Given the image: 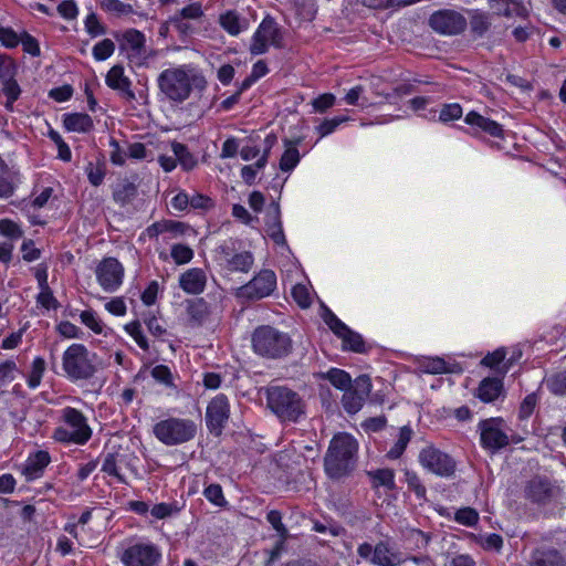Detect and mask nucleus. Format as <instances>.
Masks as SVG:
<instances>
[{
  "instance_id": "f257e3e1",
  "label": "nucleus",
  "mask_w": 566,
  "mask_h": 566,
  "mask_svg": "<svg viewBox=\"0 0 566 566\" xmlns=\"http://www.w3.org/2000/svg\"><path fill=\"white\" fill-rule=\"evenodd\" d=\"M357 441L347 433L335 436L324 459L326 474L334 480L350 474L356 464Z\"/></svg>"
},
{
  "instance_id": "f03ea898",
  "label": "nucleus",
  "mask_w": 566,
  "mask_h": 566,
  "mask_svg": "<svg viewBox=\"0 0 566 566\" xmlns=\"http://www.w3.org/2000/svg\"><path fill=\"white\" fill-rule=\"evenodd\" d=\"M158 82L161 92L175 102H184L193 90L203 91L207 86L202 75L186 66L165 70Z\"/></svg>"
},
{
  "instance_id": "7ed1b4c3",
  "label": "nucleus",
  "mask_w": 566,
  "mask_h": 566,
  "mask_svg": "<svg viewBox=\"0 0 566 566\" xmlns=\"http://www.w3.org/2000/svg\"><path fill=\"white\" fill-rule=\"evenodd\" d=\"M251 346L258 356L276 360L292 353L293 343L289 334L270 325H261L251 335Z\"/></svg>"
},
{
  "instance_id": "20e7f679",
  "label": "nucleus",
  "mask_w": 566,
  "mask_h": 566,
  "mask_svg": "<svg viewBox=\"0 0 566 566\" xmlns=\"http://www.w3.org/2000/svg\"><path fill=\"white\" fill-rule=\"evenodd\" d=\"M96 358L84 344H71L62 354L63 376L73 384L91 380L97 373Z\"/></svg>"
},
{
  "instance_id": "39448f33",
  "label": "nucleus",
  "mask_w": 566,
  "mask_h": 566,
  "mask_svg": "<svg viewBox=\"0 0 566 566\" xmlns=\"http://www.w3.org/2000/svg\"><path fill=\"white\" fill-rule=\"evenodd\" d=\"M266 406L282 421L297 422L305 413V403L300 395L285 386L266 389Z\"/></svg>"
},
{
  "instance_id": "423d86ee",
  "label": "nucleus",
  "mask_w": 566,
  "mask_h": 566,
  "mask_svg": "<svg viewBox=\"0 0 566 566\" xmlns=\"http://www.w3.org/2000/svg\"><path fill=\"white\" fill-rule=\"evenodd\" d=\"M154 434L167 446L191 440L196 434V424L188 419L170 418L154 426Z\"/></svg>"
},
{
  "instance_id": "0eeeda50",
  "label": "nucleus",
  "mask_w": 566,
  "mask_h": 566,
  "mask_svg": "<svg viewBox=\"0 0 566 566\" xmlns=\"http://www.w3.org/2000/svg\"><path fill=\"white\" fill-rule=\"evenodd\" d=\"M480 441L483 449L496 453L510 444L509 434L505 431V421L502 418H489L478 424Z\"/></svg>"
},
{
  "instance_id": "6e6552de",
  "label": "nucleus",
  "mask_w": 566,
  "mask_h": 566,
  "mask_svg": "<svg viewBox=\"0 0 566 566\" xmlns=\"http://www.w3.org/2000/svg\"><path fill=\"white\" fill-rule=\"evenodd\" d=\"M420 464L439 476H452L457 469L455 460L433 446H427L419 452Z\"/></svg>"
},
{
  "instance_id": "1a4fd4ad",
  "label": "nucleus",
  "mask_w": 566,
  "mask_h": 566,
  "mask_svg": "<svg viewBox=\"0 0 566 566\" xmlns=\"http://www.w3.org/2000/svg\"><path fill=\"white\" fill-rule=\"evenodd\" d=\"M269 43L275 48H282L283 45L282 31L271 17L264 18L254 32L250 45L251 54L260 55L265 53Z\"/></svg>"
},
{
  "instance_id": "9d476101",
  "label": "nucleus",
  "mask_w": 566,
  "mask_h": 566,
  "mask_svg": "<svg viewBox=\"0 0 566 566\" xmlns=\"http://www.w3.org/2000/svg\"><path fill=\"white\" fill-rule=\"evenodd\" d=\"M357 554L376 566H397L407 562L400 552L394 551L386 542H379L375 546L363 543L358 546Z\"/></svg>"
},
{
  "instance_id": "9b49d317",
  "label": "nucleus",
  "mask_w": 566,
  "mask_h": 566,
  "mask_svg": "<svg viewBox=\"0 0 566 566\" xmlns=\"http://www.w3.org/2000/svg\"><path fill=\"white\" fill-rule=\"evenodd\" d=\"M97 283L107 293L116 292L123 283L124 268L112 256L104 258L95 269Z\"/></svg>"
},
{
  "instance_id": "f8f14e48",
  "label": "nucleus",
  "mask_w": 566,
  "mask_h": 566,
  "mask_svg": "<svg viewBox=\"0 0 566 566\" xmlns=\"http://www.w3.org/2000/svg\"><path fill=\"white\" fill-rule=\"evenodd\" d=\"M429 25L443 35H457L467 28L465 18L454 10H439L431 14Z\"/></svg>"
},
{
  "instance_id": "ddd939ff",
  "label": "nucleus",
  "mask_w": 566,
  "mask_h": 566,
  "mask_svg": "<svg viewBox=\"0 0 566 566\" xmlns=\"http://www.w3.org/2000/svg\"><path fill=\"white\" fill-rule=\"evenodd\" d=\"M230 416V405L227 396L218 395L208 405L206 422L210 432L219 436Z\"/></svg>"
},
{
  "instance_id": "4468645a",
  "label": "nucleus",
  "mask_w": 566,
  "mask_h": 566,
  "mask_svg": "<svg viewBox=\"0 0 566 566\" xmlns=\"http://www.w3.org/2000/svg\"><path fill=\"white\" fill-rule=\"evenodd\" d=\"M371 389L370 379L366 375L359 376L354 386L344 391L342 402L348 413L358 412Z\"/></svg>"
},
{
  "instance_id": "2eb2a0df",
  "label": "nucleus",
  "mask_w": 566,
  "mask_h": 566,
  "mask_svg": "<svg viewBox=\"0 0 566 566\" xmlns=\"http://www.w3.org/2000/svg\"><path fill=\"white\" fill-rule=\"evenodd\" d=\"M276 286V276L271 270H263L248 284L241 287V295L249 298H263L269 296Z\"/></svg>"
},
{
  "instance_id": "dca6fc26",
  "label": "nucleus",
  "mask_w": 566,
  "mask_h": 566,
  "mask_svg": "<svg viewBox=\"0 0 566 566\" xmlns=\"http://www.w3.org/2000/svg\"><path fill=\"white\" fill-rule=\"evenodd\" d=\"M50 463L51 455L49 451L36 450L30 452L25 461L20 467V473L24 476L27 482H33L44 475Z\"/></svg>"
},
{
  "instance_id": "f3484780",
  "label": "nucleus",
  "mask_w": 566,
  "mask_h": 566,
  "mask_svg": "<svg viewBox=\"0 0 566 566\" xmlns=\"http://www.w3.org/2000/svg\"><path fill=\"white\" fill-rule=\"evenodd\" d=\"M106 85L117 91L119 96L126 102L132 103L136 99L135 93L130 88V81L124 73V67L116 64L109 69L105 77Z\"/></svg>"
},
{
  "instance_id": "a211bd4d",
  "label": "nucleus",
  "mask_w": 566,
  "mask_h": 566,
  "mask_svg": "<svg viewBox=\"0 0 566 566\" xmlns=\"http://www.w3.org/2000/svg\"><path fill=\"white\" fill-rule=\"evenodd\" d=\"M6 74L8 75V77L3 80L1 87V94L6 97L3 106L7 112L13 113L14 103L20 98L22 94L21 86L14 78L17 74V65L14 62H11L10 66L7 67Z\"/></svg>"
},
{
  "instance_id": "6ab92c4d",
  "label": "nucleus",
  "mask_w": 566,
  "mask_h": 566,
  "mask_svg": "<svg viewBox=\"0 0 566 566\" xmlns=\"http://www.w3.org/2000/svg\"><path fill=\"white\" fill-rule=\"evenodd\" d=\"M62 420L73 429L72 431L78 432L81 438L88 442L92 437V429L88 426L87 418L81 410L74 407H65L62 409Z\"/></svg>"
},
{
  "instance_id": "aec40b11",
  "label": "nucleus",
  "mask_w": 566,
  "mask_h": 566,
  "mask_svg": "<svg viewBox=\"0 0 566 566\" xmlns=\"http://www.w3.org/2000/svg\"><path fill=\"white\" fill-rule=\"evenodd\" d=\"M525 494L532 502L545 504L552 500L554 489L548 480L534 478L527 483Z\"/></svg>"
},
{
  "instance_id": "412c9836",
  "label": "nucleus",
  "mask_w": 566,
  "mask_h": 566,
  "mask_svg": "<svg viewBox=\"0 0 566 566\" xmlns=\"http://www.w3.org/2000/svg\"><path fill=\"white\" fill-rule=\"evenodd\" d=\"M206 283V273L199 268L189 269L179 276V285L188 294H200Z\"/></svg>"
},
{
  "instance_id": "4be33fe9",
  "label": "nucleus",
  "mask_w": 566,
  "mask_h": 566,
  "mask_svg": "<svg viewBox=\"0 0 566 566\" xmlns=\"http://www.w3.org/2000/svg\"><path fill=\"white\" fill-rule=\"evenodd\" d=\"M62 122L67 132L86 134L94 128V122L86 113H65L62 115Z\"/></svg>"
},
{
  "instance_id": "5701e85b",
  "label": "nucleus",
  "mask_w": 566,
  "mask_h": 566,
  "mask_svg": "<svg viewBox=\"0 0 566 566\" xmlns=\"http://www.w3.org/2000/svg\"><path fill=\"white\" fill-rule=\"evenodd\" d=\"M465 123L472 126H478L483 132L490 134L493 137H500L503 133L502 126L500 124L490 118L483 117L476 112L468 113L465 116Z\"/></svg>"
},
{
  "instance_id": "b1692460",
  "label": "nucleus",
  "mask_w": 566,
  "mask_h": 566,
  "mask_svg": "<svg viewBox=\"0 0 566 566\" xmlns=\"http://www.w3.org/2000/svg\"><path fill=\"white\" fill-rule=\"evenodd\" d=\"M503 390V382L499 378H485L478 389V397L484 402H493Z\"/></svg>"
},
{
  "instance_id": "393cba45",
  "label": "nucleus",
  "mask_w": 566,
  "mask_h": 566,
  "mask_svg": "<svg viewBox=\"0 0 566 566\" xmlns=\"http://www.w3.org/2000/svg\"><path fill=\"white\" fill-rule=\"evenodd\" d=\"M531 566H564V560L556 549L541 548L533 553Z\"/></svg>"
},
{
  "instance_id": "a878e982",
  "label": "nucleus",
  "mask_w": 566,
  "mask_h": 566,
  "mask_svg": "<svg viewBox=\"0 0 566 566\" xmlns=\"http://www.w3.org/2000/svg\"><path fill=\"white\" fill-rule=\"evenodd\" d=\"M119 558L124 566H142V539H128Z\"/></svg>"
},
{
  "instance_id": "bb28decb",
  "label": "nucleus",
  "mask_w": 566,
  "mask_h": 566,
  "mask_svg": "<svg viewBox=\"0 0 566 566\" xmlns=\"http://www.w3.org/2000/svg\"><path fill=\"white\" fill-rule=\"evenodd\" d=\"M137 195V186L128 180L118 182L113 191L114 200L122 206L132 202V200L135 199Z\"/></svg>"
},
{
  "instance_id": "cd10ccee",
  "label": "nucleus",
  "mask_w": 566,
  "mask_h": 566,
  "mask_svg": "<svg viewBox=\"0 0 566 566\" xmlns=\"http://www.w3.org/2000/svg\"><path fill=\"white\" fill-rule=\"evenodd\" d=\"M187 314L192 324L200 325L209 314L207 302L203 298L188 301Z\"/></svg>"
},
{
  "instance_id": "c85d7f7f",
  "label": "nucleus",
  "mask_w": 566,
  "mask_h": 566,
  "mask_svg": "<svg viewBox=\"0 0 566 566\" xmlns=\"http://www.w3.org/2000/svg\"><path fill=\"white\" fill-rule=\"evenodd\" d=\"M412 429L409 426H403L399 429L398 439L395 444L387 452V458L391 460L399 459L405 452L408 443L412 438Z\"/></svg>"
},
{
  "instance_id": "c756f323",
  "label": "nucleus",
  "mask_w": 566,
  "mask_h": 566,
  "mask_svg": "<svg viewBox=\"0 0 566 566\" xmlns=\"http://www.w3.org/2000/svg\"><path fill=\"white\" fill-rule=\"evenodd\" d=\"M300 140L291 142L286 140V149L283 153L281 160H280V169L282 171H290L296 167V165L300 161V153L296 147Z\"/></svg>"
},
{
  "instance_id": "7c9ffc66",
  "label": "nucleus",
  "mask_w": 566,
  "mask_h": 566,
  "mask_svg": "<svg viewBox=\"0 0 566 566\" xmlns=\"http://www.w3.org/2000/svg\"><path fill=\"white\" fill-rule=\"evenodd\" d=\"M46 363L42 356H35L31 364V370L27 377V385L30 389H36L45 373Z\"/></svg>"
},
{
  "instance_id": "2f4dec72",
  "label": "nucleus",
  "mask_w": 566,
  "mask_h": 566,
  "mask_svg": "<svg viewBox=\"0 0 566 566\" xmlns=\"http://www.w3.org/2000/svg\"><path fill=\"white\" fill-rule=\"evenodd\" d=\"M368 475L371 479L374 488L385 486L390 491L396 488L395 473L391 469H378L376 471H369Z\"/></svg>"
},
{
  "instance_id": "473e14b6",
  "label": "nucleus",
  "mask_w": 566,
  "mask_h": 566,
  "mask_svg": "<svg viewBox=\"0 0 566 566\" xmlns=\"http://www.w3.org/2000/svg\"><path fill=\"white\" fill-rule=\"evenodd\" d=\"M253 264V256L250 252H241L227 259V269L231 272H249Z\"/></svg>"
},
{
  "instance_id": "72a5a7b5",
  "label": "nucleus",
  "mask_w": 566,
  "mask_h": 566,
  "mask_svg": "<svg viewBox=\"0 0 566 566\" xmlns=\"http://www.w3.org/2000/svg\"><path fill=\"white\" fill-rule=\"evenodd\" d=\"M118 455L119 454L115 452H103L98 458V460L102 459L101 471L109 476L116 478L119 482H124L117 467Z\"/></svg>"
},
{
  "instance_id": "f704fd0d",
  "label": "nucleus",
  "mask_w": 566,
  "mask_h": 566,
  "mask_svg": "<svg viewBox=\"0 0 566 566\" xmlns=\"http://www.w3.org/2000/svg\"><path fill=\"white\" fill-rule=\"evenodd\" d=\"M323 319L325 324L332 329V332L342 338L350 329L345 323H343L328 307L323 306Z\"/></svg>"
},
{
  "instance_id": "c9c22d12",
  "label": "nucleus",
  "mask_w": 566,
  "mask_h": 566,
  "mask_svg": "<svg viewBox=\"0 0 566 566\" xmlns=\"http://www.w3.org/2000/svg\"><path fill=\"white\" fill-rule=\"evenodd\" d=\"M326 378L334 387L340 390L345 391L352 387L350 376L345 370L332 368L329 371H327Z\"/></svg>"
},
{
  "instance_id": "e433bc0d",
  "label": "nucleus",
  "mask_w": 566,
  "mask_h": 566,
  "mask_svg": "<svg viewBox=\"0 0 566 566\" xmlns=\"http://www.w3.org/2000/svg\"><path fill=\"white\" fill-rule=\"evenodd\" d=\"M172 151L185 170H191L197 165L196 158L188 151L185 145L174 143Z\"/></svg>"
},
{
  "instance_id": "4c0bfd02",
  "label": "nucleus",
  "mask_w": 566,
  "mask_h": 566,
  "mask_svg": "<svg viewBox=\"0 0 566 566\" xmlns=\"http://www.w3.org/2000/svg\"><path fill=\"white\" fill-rule=\"evenodd\" d=\"M81 323L90 328L94 334H102L104 329L103 322L93 310L82 311L80 314Z\"/></svg>"
},
{
  "instance_id": "58836bf2",
  "label": "nucleus",
  "mask_w": 566,
  "mask_h": 566,
  "mask_svg": "<svg viewBox=\"0 0 566 566\" xmlns=\"http://www.w3.org/2000/svg\"><path fill=\"white\" fill-rule=\"evenodd\" d=\"M53 439L57 442L62 443H74L78 446H84L87 443L78 432L70 431L63 427H57L54 429Z\"/></svg>"
},
{
  "instance_id": "ea45409f",
  "label": "nucleus",
  "mask_w": 566,
  "mask_h": 566,
  "mask_svg": "<svg viewBox=\"0 0 566 566\" xmlns=\"http://www.w3.org/2000/svg\"><path fill=\"white\" fill-rule=\"evenodd\" d=\"M274 219L276 222L275 224H271L270 221H266L268 234L276 244H283L285 243V237L281 224V212L279 206L274 207Z\"/></svg>"
},
{
  "instance_id": "a19ab883",
  "label": "nucleus",
  "mask_w": 566,
  "mask_h": 566,
  "mask_svg": "<svg viewBox=\"0 0 566 566\" xmlns=\"http://www.w3.org/2000/svg\"><path fill=\"white\" fill-rule=\"evenodd\" d=\"M20 44L22 45V50L24 53L33 57H38L41 55V48L36 38H34L28 31H22L20 33Z\"/></svg>"
},
{
  "instance_id": "79ce46f5",
  "label": "nucleus",
  "mask_w": 566,
  "mask_h": 566,
  "mask_svg": "<svg viewBox=\"0 0 566 566\" xmlns=\"http://www.w3.org/2000/svg\"><path fill=\"white\" fill-rule=\"evenodd\" d=\"M420 368L427 374H443L448 371L446 361L440 357H428L420 361Z\"/></svg>"
},
{
  "instance_id": "37998d69",
  "label": "nucleus",
  "mask_w": 566,
  "mask_h": 566,
  "mask_svg": "<svg viewBox=\"0 0 566 566\" xmlns=\"http://www.w3.org/2000/svg\"><path fill=\"white\" fill-rule=\"evenodd\" d=\"M170 255L176 264L181 265L192 260L193 250L189 245L177 243L171 247Z\"/></svg>"
},
{
  "instance_id": "c03bdc74",
  "label": "nucleus",
  "mask_w": 566,
  "mask_h": 566,
  "mask_svg": "<svg viewBox=\"0 0 566 566\" xmlns=\"http://www.w3.org/2000/svg\"><path fill=\"white\" fill-rule=\"evenodd\" d=\"M297 14L306 21H312L315 18L317 8L315 0H292Z\"/></svg>"
},
{
  "instance_id": "a18cd8bd",
  "label": "nucleus",
  "mask_w": 566,
  "mask_h": 566,
  "mask_svg": "<svg viewBox=\"0 0 566 566\" xmlns=\"http://www.w3.org/2000/svg\"><path fill=\"white\" fill-rule=\"evenodd\" d=\"M122 48L129 46L136 54L142 52V31L137 29H129L123 34Z\"/></svg>"
},
{
  "instance_id": "49530a36",
  "label": "nucleus",
  "mask_w": 566,
  "mask_h": 566,
  "mask_svg": "<svg viewBox=\"0 0 566 566\" xmlns=\"http://www.w3.org/2000/svg\"><path fill=\"white\" fill-rule=\"evenodd\" d=\"M115 44L111 39H104L93 46V57L96 61H105L113 55Z\"/></svg>"
},
{
  "instance_id": "de8ad7c7",
  "label": "nucleus",
  "mask_w": 566,
  "mask_h": 566,
  "mask_svg": "<svg viewBox=\"0 0 566 566\" xmlns=\"http://www.w3.org/2000/svg\"><path fill=\"white\" fill-rule=\"evenodd\" d=\"M20 34H18L11 27H3L0 24V43L6 49H14L20 44Z\"/></svg>"
},
{
  "instance_id": "09e8293b",
  "label": "nucleus",
  "mask_w": 566,
  "mask_h": 566,
  "mask_svg": "<svg viewBox=\"0 0 566 566\" xmlns=\"http://www.w3.org/2000/svg\"><path fill=\"white\" fill-rule=\"evenodd\" d=\"M220 23L230 34L237 35L241 31L240 18L235 12L229 11L220 17Z\"/></svg>"
},
{
  "instance_id": "8fccbe9b",
  "label": "nucleus",
  "mask_w": 566,
  "mask_h": 566,
  "mask_svg": "<svg viewBox=\"0 0 566 566\" xmlns=\"http://www.w3.org/2000/svg\"><path fill=\"white\" fill-rule=\"evenodd\" d=\"M36 303L48 311L57 310L60 306V303L53 295V291L50 286L48 289H40V293L36 296Z\"/></svg>"
},
{
  "instance_id": "3c124183",
  "label": "nucleus",
  "mask_w": 566,
  "mask_h": 566,
  "mask_svg": "<svg viewBox=\"0 0 566 566\" xmlns=\"http://www.w3.org/2000/svg\"><path fill=\"white\" fill-rule=\"evenodd\" d=\"M342 340L344 347L353 352L363 353L365 349L363 337L352 329H349L348 333L342 337Z\"/></svg>"
},
{
  "instance_id": "603ef678",
  "label": "nucleus",
  "mask_w": 566,
  "mask_h": 566,
  "mask_svg": "<svg viewBox=\"0 0 566 566\" xmlns=\"http://www.w3.org/2000/svg\"><path fill=\"white\" fill-rule=\"evenodd\" d=\"M84 25L86 32L93 38L103 35L106 32V28L99 22L97 15L94 12H91L86 15Z\"/></svg>"
},
{
  "instance_id": "864d4df0",
  "label": "nucleus",
  "mask_w": 566,
  "mask_h": 566,
  "mask_svg": "<svg viewBox=\"0 0 566 566\" xmlns=\"http://www.w3.org/2000/svg\"><path fill=\"white\" fill-rule=\"evenodd\" d=\"M18 366L14 360L7 359L0 363V384H9L15 378Z\"/></svg>"
},
{
  "instance_id": "5fc2aeb1",
  "label": "nucleus",
  "mask_w": 566,
  "mask_h": 566,
  "mask_svg": "<svg viewBox=\"0 0 566 566\" xmlns=\"http://www.w3.org/2000/svg\"><path fill=\"white\" fill-rule=\"evenodd\" d=\"M405 481L410 490H412L419 499L426 496V486L422 484L417 473L412 471L405 472Z\"/></svg>"
},
{
  "instance_id": "6e6d98bb",
  "label": "nucleus",
  "mask_w": 566,
  "mask_h": 566,
  "mask_svg": "<svg viewBox=\"0 0 566 566\" xmlns=\"http://www.w3.org/2000/svg\"><path fill=\"white\" fill-rule=\"evenodd\" d=\"M150 375L159 384H163L168 387L174 386L171 371L165 365H156L155 367H153L150 369Z\"/></svg>"
},
{
  "instance_id": "4d7b16f0",
  "label": "nucleus",
  "mask_w": 566,
  "mask_h": 566,
  "mask_svg": "<svg viewBox=\"0 0 566 566\" xmlns=\"http://www.w3.org/2000/svg\"><path fill=\"white\" fill-rule=\"evenodd\" d=\"M268 522L276 531L277 536L290 537L289 530L282 523V513L277 510H271L266 515Z\"/></svg>"
},
{
  "instance_id": "13d9d810",
  "label": "nucleus",
  "mask_w": 566,
  "mask_h": 566,
  "mask_svg": "<svg viewBox=\"0 0 566 566\" xmlns=\"http://www.w3.org/2000/svg\"><path fill=\"white\" fill-rule=\"evenodd\" d=\"M57 13L65 20H74L78 15V7L75 0H63L59 3Z\"/></svg>"
},
{
  "instance_id": "bf43d9fd",
  "label": "nucleus",
  "mask_w": 566,
  "mask_h": 566,
  "mask_svg": "<svg viewBox=\"0 0 566 566\" xmlns=\"http://www.w3.org/2000/svg\"><path fill=\"white\" fill-rule=\"evenodd\" d=\"M74 90L72 85L64 84L49 91V97L57 103H64L72 98Z\"/></svg>"
},
{
  "instance_id": "052dcab7",
  "label": "nucleus",
  "mask_w": 566,
  "mask_h": 566,
  "mask_svg": "<svg viewBox=\"0 0 566 566\" xmlns=\"http://www.w3.org/2000/svg\"><path fill=\"white\" fill-rule=\"evenodd\" d=\"M455 521L465 526H473L479 521V514L471 507L460 509L455 513Z\"/></svg>"
},
{
  "instance_id": "680f3d73",
  "label": "nucleus",
  "mask_w": 566,
  "mask_h": 566,
  "mask_svg": "<svg viewBox=\"0 0 566 566\" xmlns=\"http://www.w3.org/2000/svg\"><path fill=\"white\" fill-rule=\"evenodd\" d=\"M292 296L294 301L303 308L310 307L312 301L308 289L303 284H296L292 289Z\"/></svg>"
},
{
  "instance_id": "e2e57ef3",
  "label": "nucleus",
  "mask_w": 566,
  "mask_h": 566,
  "mask_svg": "<svg viewBox=\"0 0 566 566\" xmlns=\"http://www.w3.org/2000/svg\"><path fill=\"white\" fill-rule=\"evenodd\" d=\"M203 495L208 501L218 506H223L227 503L223 496L222 488L219 484L208 485L203 491Z\"/></svg>"
},
{
  "instance_id": "0e129e2a",
  "label": "nucleus",
  "mask_w": 566,
  "mask_h": 566,
  "mask_svg": "<svg viewBox=\"0 0 566 566\" xmlns=\"http://www.w3.org/2000/svg\"><path fill=\"white\" fill-rule=\"evenodd\" d=\"M547 386L556 395H566V371L552 376L547 381Z\"/></svg>"
},
{
  "instance_id": "69168bd1",
  "label": "nucleus",
  "mask_w": 566,
  "mask_h": 566,
  "mask_svg": "<svg viewBox=\"0 0 566 566\" xmlns=\"http://www.w3.org/2000/svg\"><path fill=\"white\" fill-rule=\"evenodd\" d=\"M189 207L195 210L207 211L214 207V202L210 197L206 195L195 193L193 196L189 197Z\"/></svg>"
},
{
  "instance_id": "338daca9",
  "label": "nucleus",
  "mask_w": 566,
  "mask_h": 566,
  "mask_svg": "<svg viewBox=\"0 0 566 566\" xmlns=\"http://www.w3.org/2000/svg\"><path fill=\"white\" fill-rule=\"evenodd\" d=\"M0 233L10 239H19L22 235V230L14 221L2 219L0 220Z\"/></svg>"
},
{
  "instance_id": "774afa93",
  "label": "nucleus",
  "mask_w": 566,
  "mask_h": 566,
  "mask_svg": "<svg viewBox=\"0 0 566 566\" xmlns=\"http://www.w3.org/2000/svg\"><path fill=\"white\" fill-rule=\"evenodd\" d=\"M22 259L25 262H33L41 256V250L35 247L33 240H24L21 245Z\"/></svg>"
}]
</instances>
